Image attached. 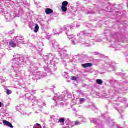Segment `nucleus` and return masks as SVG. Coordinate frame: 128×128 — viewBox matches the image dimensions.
Segmentation results:
<instances>
[{
    "mask_svg": "<svg viewBox=\"0 0 128 128\" xmlns=\"http://www.w3.org/2000/svg\"><path fill=\"white\" fill-rule=\"evenodd\" d=\"M64 120H65L64 118H61L59 119L58 122H60V124H64Z\"/></svg>",
    "mask_w": 128,
    "mask_h": 128,
    "instance_id": "15",
    "label": "nucleus"
},
{
    "mask_svg": "<svg viewBox=\"0 0 128 128\" xmlns=\"http://www.w3.org/2000/svg\"><path fill=\"white\" fill-rule=\"evenodd\" d=\"M72 28V27H70V25H66L65 26H64V27L63 28L62 30H66L67 32H69L70 30Z\"/></svg>",
    "mask_w": 128,
    "mask_h": 128,
    "instance_id": "8",
    "label": "nucleus"
},
{
    "mask_svg": "<svg viewBox=\"0 0 128 128\" xmlns=\"http://www.w3.org/2000/svg\"><path fill=\"white\" fill-rule=\"evenodd\" d=\"M52 58L51 59H50V58H48V60H46L45 61L46 64H52Z\"/></svg>",
    "mask_w": 128,
    "mask_h": 128,
    "instance_id": "14",
    "label": "nucleus"
},
{
    "mask_svg": "<svg viewBox=\"0 0 128 128\" xmlns=\"http://www.w3.org/2000/svg\"><path fill=\"white\" fill-rule=\"evenodd\" d=\"M6 92H7L6 94H8V96H10V94H12V90H7Z\"/></svg>",
    "mask_w": 128,
    "mask_h": 128,
    "instance_id": "18",
    "label": "nucleus"
},
{
    "mask_svg": "<svg viewBox=\"0 0 128 128\" xmlns=\"http://www.w3.org/2000/svg\"><path fill=\"white\" fill-rule=\"evenodd\" d=\"M80 102H84V98H81L80 99Z\"/></svg>",
    "mask_w": 128,
    "mask_h": 128,
    "instance_id": "23",
    "label": "nucleus"
},
{
    "mask_svg": "<svg viewBox=\"0 0 128 128\" xmlns=\"http://www.w3.org/2000/svg\"><path fill=\"white\" fill-rule=\"evenodd\" d=\"M14 40L16 42L17 44H20V41L22 40H24V37L22 36H16V37H14Z\"/></svg>",
    "mask_w": 128,
    "mask_h": 128,
    "instance_id": "5",
    "label": "nucleus"
},
{
    "mask_svg": "<svg viewBox=\"0 0 128 128\" xmlns=\"http://www.w3.org/2000/svg\"><path fill=\"white\" fill-rule=\"evenodd\" d=\"M96 82L98 84H102V80H97Z\"/></svg>",
    "mask_w": 128,
    "mask_h": 128,
    "instance_id": "16",
    "label": "nucleus"
},
{
    "mask_svg": "<svg viewBox=\"0 0 128 128\" xmlns=\"http://www.w3.org/2000/svg\"><path fill=\"white\" fill-rule=\"evenodd\" d=\"M36 126H37L38 128H42V126H40V124H36Z\"/></svg>",
    "mask_w": 128,
    "mask_h": 128,
    "instance_id": "20",
    "label": "nucleus"
},
{
    "mask_svg": "<svg viewBox=\"0 0 128 128\" xmlns=\"http://www.w3.org/2000/svg\"><path fill=\"white\" fill-rule=\"evenodd\" d=\"M81 58H84V56H82Z\"/></svg>",
    "mask_w": 128,
    "mask_h": 128,
    "instance_id": "30",
    "label": "nucleus"
},
{
    "mask_svg": "<svg viewBox=\"0 0 128 128\" xmlns=\"http://www.w3.org/2000/svg\"><path fill=\"white\" fill-rule=\"evenodd\" d=\"M80 54L78 55V56H74V60L76 58V62H80Z\"/></svg>",
    "mask_w": 128,
    "mask_h": 128,
    "instance_id": "17",
    "label": "nucleus"
},
{
    "mask_svg": "<svg viewBox=\"0 0 128 128\" xmlns=\"http://www.w3.org/2000/svg\"><path fill=\"white\" fill-rule=\"evenodd\" d=\"M2 104L0 102V108H2Z\"/></svg>",
    "mask_w": 128,
    "mask_h": 128,
    "instance_id": "27",
    "label": "nucleus"
},
{
    "mask_svg": "<svg viewBox=\"0 0 128 128\" xmlns=\"http://www.w3.org/2000/svg\"><path fill=\"white\" fill-rule=\"evenodd\" d=\"M45 12L46 14H50L54 13V10L50 9V8H46L45 10Z\"/></svg>",
    "mask_w": 128,
    "mask_h": 128,
    "instance_id": "7",
    "label": "nucleus"
},
{
    "mask_svg": "<svg viewBox=\"0 0 128 128\" xmlns=\"http://www.w3.org/2000/svg\"><path fill=\"white\" fill-rule=\"evenodd\" d=\"M7 20H8V18H6Z\"/></svg>",
    "mask_w": 128,
    "mask_h": 128,
    "instance_id": "34",
    "label": "nucleus"
},
{
    "mask_svg": "<svg viewBox=\"0 0 128 128\" xmlns=\"http://www.w3.org/2000/svg\"><path fill=\"white\" fill-rule=\"evenodd\" d=\"M90 34L86 32H82L78 34V36L79 38L78 42L74 38V36L72 35L69 36H68V38L72 42V44H86V40L82 38V37L84 36H88Z\"/></svg>",
    "mask_w": 128,
    "mask_h": 128,
    "instance_id": "1",
    "label": "nucleus"
},
{
    "mask_svg": "<svg viewBox=\"0 0 128 128\" xmlns=\"http://www.w3.org/2000/svg\"><path fill=\"white\" fill-rule=\"evenodd\" d=\"M60 58L62 60H64L68 56V50H66L64 48H63L61 50L60 52L59 53Z\"/></svg>",
    "mask_w": 128,
    "mask_h": 128,
    "instance_id": "3",
    "label": "nucleus"
},
{
    "mask_svg": "<svg viewBox=\"0 0 128 128\" xmlns=\"http://www.w3.org/2000/svg\"><path fill=\"white\" fill-rule=\"evenodd\" d=\"M9 44L11 48H16L17 44L16 43L14 42V41H10L9 43Z\"/></svg>",
    "mask_w": 128,
    "mask_h": 128,
    "instance_id": "9",
    "label": "nucleus"
},
{
    "mask_svg": "<svg viewBox=\"0 0 128 128\" xmlns=\"http://www.w3.org/2000/svg\"><path fill=\"white\" fill-rule=\"evenodd\" d=\"M3 124H4V126H6L9 128H14V126H12V124L8 121L4 120L3 121Z\"/></svg>",
    "mask_w": 128,
    "mask_h": 128,
    "instance_id": "6",
    "label": "nucleus"
},
{
    "mask_svg": "<svg viewBox=\"0 0 128 128\" xmlns=\"http://www.w3.org/2000/svg\"><path fill=\"white\" fill-rule=\"evenodd\" d=\"M92 64V63H86V64Z\"/></svg>",
    "mask_w": 128,
    "mask_h": 128,
    "instance_id": "24",
    "label": "nucleus"
},
{
    "mask_svg": "<svg viewBox=\"0 0 128 128\" xmlns=\"http://www.w3.org/2000/svg\"><path fill=\"white\" fill-rule=\"evenodd\" d=\"M78 26V27H80V25H78V26Z\"/></svg>",
    "mask_w": 128,
    "mask_h": 128,
    "instance_id": "32",
    "label": "nucleus"
},
{
    "mask_svg": "<svg viewBox=\"0 0 128 128\" xmlns=\"http://www.w3.org/2000/svg\"><path fill=\"white\" fill-rule=\"evenodd\" d=\"M71 78H71L72 80L76 81V80H78V78L76 77L75 76H72Z\"/></svg>",
    "mask_w": 128,
    "mask_h": 128,
    "instance_id": "19",
    "label": "nucleus"
},
{
    "mask_svg": "<svg viewBox=\"0 0 128 128\" xmlns=\"http://www.w3.org/2000/svg\"><path fill=\"white\" fill-rule=\"evenodd\" d=\"M86 46H88V45H87Z\"/></svg>",
    "mask_w": 128,
    "mask_h": 128,
    "instance_id": "35",
    "label": "nucleus"
},
{
    "mask_svg": "<svg viewBox=\"0 0 128 128\" xmlns=\"http://www.w3.org/2000/svg\"><path fill=\"white\" fill-rule=\"evenodd\" d=\"M64 64H66V61L63 60Z\"/></svg>",
    "mask_w": 128,
    "mask_h": 128,
    "instance_id": "26",
    "label": "nucleus"
},
{
    "mask_svg": "<svg viewBox=\"0 0 128 128\" xmlns=\"http://www.w3.org/2000/svg\"><path fill=\"white\" fill-rule=\"evenodd\" d=\"M94 56H97V54H100V53L98 52H94Z\"/></svg>",
    "mask_w": 128,
    "mask_h": 128,
    "instance_id": "22",
    "label": "nucleus"
},
{
    "mask_svg": "<svg viewBox=\"0 0 128 128\" xmlns=\"http://www.w3.org/2000/svg\"><path fill=\"white\" fill-rule=\"evenodd\" d=\"M40 30V26H38V24H36V26L34 28V32H38Z\"/></svg>",
    "mask_w": 128,
    "mask_h": 128,
    "instance_id": "11",
    "label": "nucleus"
},
{
    "mask_svg": "<svg viewBox=\"0 0 128 128\" xmlns=\"http://www.w3.org/2000/svg\"><path fill=\"white\" fill-rule=\"evenodd\" d=\"M95 62H97L98 64H100V62H102V60H96Z\"/></svg>",
    "mask_w": 128,
    "mask_h": 128,
    "instance_id": "21",
    "label": "nucleus"
},
{
    "mask_svg": "<svg viewBox=\"0 0 128 128\" xmlns=\"http://www.w3.org/2000/svg\"><path fill=\"white\" fill-rule=\"evenodd\" d=\"M18 40H20V39H18Z\"/></svg>",
    "mask_w": 128,
    "mask_h": 128,
    "instance_id": "33",
    "label": "nucleus"
},
{
    "mask_svg": "<svg viewBox=\"0 0 128 128\" xmlns=\"http://www.w3.org/2000/svg\"><path fill=\"white\" fill-rule=\"evenodd\" d=\"M70 62H72V60H70Z\"/></svg>",
    "mask_w": 128,
    "mask_h": 128,
    "instance_id": "38",
    "label": "nucleus"
},
{
    "mask_svg": "<svg viewBox=\"0 0 128 128\" xmlns=\"http://www.w3.org/2000/svg\"><path fill=\"white\" fill-rule=\"evenodd\" d=\"M22 44H26V43H24V42H22Z\"/></svg>",
    "mask_w": 128,
    "mask_h": 128,
    "instance_id": "31",
    "label": "nucleus"
},
{
    "mask_svg": "<svg viewBox=\"0 0 128 128\" xmlns=\"http://www.w3.org/2000/svg\"><path fill=\"white\" fill-rule=\"evenodd\" d=\"M76 124H78V122H76Z\"/></svg>",
    "mask_w": 128,
    "mask_h": 128,
    "instance_id": "36",
    "label": "nucleus"
},
{
    "mask_svg": "<svg viewBox=\"0 0 128 128\" xmlns=\"http://www.w3.org/2000/svg\"><path fill=\"white\" fill-rule=\"evenodd\" d=\"M52 46H53V48H56L60 47V45H58V42H56L53 43Z\"/></svg>",
    "mask_w": 128,
    "mask_h": 128,
    "instance_id": "12",
    "label": "nucleus"
},
{
    "mask_svg": "<svg viewBox=\"0 0 128 128\" xmlns=\"http://www.w3.org/2000/svg\"><path fill=\"white\" fill-rule=\"evenodd\" d=\"M102 40H98V42H100Z\"/></svg>",
    "mask_w": 128,
    "mask_h": 128,
    "instance_id": "29",
    "label": "nucleus"
},
{
    "mask_svg": "<svg viewBox=\"0 0 128 128\" xmlns=\"http://www.w3.org/2000/svg\"><path fill=\"white\" fill-rule=\"evenodd\" d=\"M28 60V56L18 55L16 54L14 56V58L12 60L13 64H26L24 60Z\"/></svg>",
    "mask_w": 128,
    "mask_h": 128,
    "instance_id": "2",
    "label": "nucleus"
},
{
    "mask_svg": "<svg viewBox=\"0 0 128 128\" xmlns=\"http://www.w3.org/2000/svg\"><path fill=\"white\" fill-rule=\"evenodd\" d=\"M92 14V12H89L88 13H87V14Z\"/></svg>",
    "mask_w": 128,
    "mask_h": 128,
    "instance_id": "25",
    "label": "nucleus"
},
{
    "mask_svg": "<svg viewBox=\"0 0 128 128\" xmlns=\"http://www.w3.org/2000/svg\"><path fill=\"white\" fill-rule=\"evenodd\" d=\"M86 44H88V43H87Z\"/></svg>",
    "mask_w": 128,
    "mask_h": 128,
    "instance_id": "37",
    "label": "nucleus"
},
{
    "mask_svg": "<svg viewBox=\"0 0 128 128\" xmlns=\"http://www.w3.org/2000/svg\"><path fill=\"white\" fill-rule=\"evenodd\" d=\"M62 33V30H60L58 29H55L54 30V34H60Z\"/></svg>",
    "mask_w": 128,
    "mask_h": 128,
    "instance_id": "10",
    "label": "nucleus"
},
{
    "mask_svg": "<svg viewBox=\"0 0 128 128\" xmlns=\"http://www.w3.org/2000/svg\"><path fill=\"white\" fill-rule=\"evenodd\" d=\"M92 64H82V68H91Z\"/></svg>",
    "mask_w": 128,
    "mask_h": 128,
    "instance_id": "13",
    "label": "nucleus"
},
{
    "mask_svg": "<svg viewBox=\"0 0 128 128\" xmlns=\"http://www.w3.org/2000/svg\"><path fill=\"white\" fill-rule=\"evenodd\" d=\"M68 2L65 1L62 2L61 8L64 12L68 10Z\"/></svg>",
    "mask_w": 128,
    "mask_h": 128,
    "instance_id": "4",
    "label": "nucleus"
},
{
    "mask_svg": "<svg viewBox=\"0 0 128 128\" xmlns=\"http://www.w3.org/2000/svg\"><path fill=\"white\" fill-rule=\"evenodd\" d=\"M100 58H102V56H102V55L100 54Z\"/></svg>",
    "mask_w": 128,
    "mask_h": 128,
    "instance_id": "28",
    "label": "nucleus"
}]
</instances>
